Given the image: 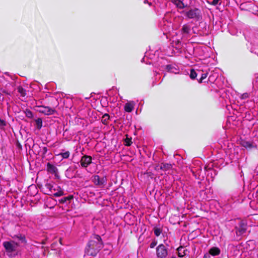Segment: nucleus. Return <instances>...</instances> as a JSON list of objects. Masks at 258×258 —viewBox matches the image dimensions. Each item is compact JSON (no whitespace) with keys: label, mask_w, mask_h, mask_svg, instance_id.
Instances as JSON below:
<instances>
[{"label":"nucleus","mask_w":258,"mask_h":258,"mask_svg":"<svg viewBox=\"0 0 258 258\" xmlns=\"http://www.w3.org/2000/svg\"><path fill=\"white\" fill-rule=\"evenodd\" d=\"M103 246V242L101 236L98 234H93L86 244L85 253L87 255L95 256Z\"/></svg>","instance_id":"1"},{"label":"nucleus","mask_w":258,"mask_h":258,"mask_svg":"<svg viewBox=\"0 0 258 258\" xmlns=\"http://www.w3.org/2000/svg\"><path fill=\"white\" fill-rule=\"evenodd\" d=\"M3 245L9 256H15L17 255V248L19 246L18 243L13 240L6 241L3 242Z\"/></svg>","instance_id":"2"},{"label":"nucleus","mask_w":258,"mask_h":258,"mask_svg":"<svg viewBox=\"0 0 258 258\" xmlns=\"http://www.w3.org/2000/svg\"><path fill=\"white\" fill-rule=\"evenodd\" d=\"M184 15L188 19L199 21L202 18L201 11L198 8L190 9L184 13Z\"/></svg>","instance_id":"3"},{"label":"nucleus","mask_w":258,"mask_h":258,"mask_svg":"<svg viewBox=\"0 0 258 258\" xmlns=\"http://www.w3.org/2000/svg\"><path fill=\"white\" fill-rule=\"evenodd\" d=\"M156 252L157 258H166L168 255V247L163 244H160L157 246Z\"/></svg>","instance_id":"4"},{"label":"nucleus","mask_w":258,"mask_h":258,"mask_svg":"<svg viewBox=\"0 0 258 258\" xmlns=\"http://www.w3.org/2000/svg\"><path fill=\"white\" fill-rule=\"evenodd\" d=\"M106 177L100 178L98 175H95L92 177V182L95 185L100 187H103L106 184Z\"/></svg>","instance_id":"5"},{"label":"nucleus","mask_w":258,"mask_h":258,"mask_svg":"<svg viewBox=\"0 0 258 258\" xmlns=\"http://www.w3.org/2000/svg\"><path fill=\"white\" fill-rule=\"evenodd\" d=\"M37 107L39 109L38 111L41 113H43L46 115H52L55 112H56V110L55 109L51 108L49 106H45L43 105L38 106Z\"/></svg>","instance_id":"6"},{"label":"nucleus","mask_w":258,"mask_h":258,"mask_svg":"<svg viewBox=\"0 0 258 258\" xmlns=\"http://www.w3.org/2000/svg\"><path fill=\"white\" fill-rule=\"evenodd\" d=\"M235 229L236 235L241 236L246 232L247 224L243 221H241L239 223L238 227H236Z\"/></svg>","instance_id":"7"},{"label":"nucleus","mask_w":258,"mask_h":258,"mask_svg":"<svg viewBox=\"0 0 258 258\" xmlns=\"http://www.w3.org/2000/svg\"><path fill=\"white\" fill-rule=\"evenodd\" d=\"M92 158L89 155H84L81 159L80 164L82 167L87 168L92 163Z\"/></svg>","instance_id":"8"},{"label":"nucleus","mask_w":258,"mask_h":258,"mask_svg":"<svg viewBox=\"0 0 258 258\" xmlns=\"http://www.w3.org/2000/svg\"><path fill=\"white\" fill-rule=\"evenodd\" d=\"M177 33L172 36V39H171V44H172V46L175 48L180 49L181 48L180 39L177 38Z\"/></svg>","instance_id":"9"},{"label":"nucleus","mask_w":258,"mask_h":258,"mask_svg":"<svg viewBox=\"0 0 258 258\" xmlns=\"http://www.w3.org/2000/svg\"><path fill=\"white\" fill-rule=\"evenodd\" d=\"M157 167H159V168L163 171H167L170 170L172 168V165L169 163H162L161 164Z\"/></svg>","instance_id":"10"},{"label":"nucleus","mask_w":258,"mask_h":258,"mask_svg":"<svg viewBox=\"0 0 258 258\" xmlns=\"http://www.w3.org/2000/svg\"><path fill=\"white\" fill-rule=\"evenodd\" d=\"M47 171L51 174H56L57 169L54 165L48 162L47 163Z\"/></svg>","instance_id":"11"},{"label":"nucleus","mask_w":258,"mask_h":258,"mask_svg":"<svg viewBox=\"0 0 258 258\" xmlns=\"http://www.w3.org/2000/svg\"><path fill=\"white\" fill-rule=\"evenodd\" d=\"M209 253L214 257L220 253V249L217 247H213L210 249Z\"/></svg>","instance_id":"12"},{"label":"nucleus","mask_w":258,"mask_h":258,"mask_svg":"<svg viewBox=\"0 0 258 258\" xmlns=\"http://www.w3.org/2000/svg\"><path fill=\"white\" fill-rule=\"evenodd\" d=\"M172 2L179 9H182L186 7L181 0H172Z\"/></svg>","instance_id":"13"},{"label":"nucleus","mask_w":258,"mask_h":258,"mask_svg":"<svg viewBox=\"0 0 258 258\" xmlns=\"http://www.w3.org/2000/svg\"><path fill=\"white\" fill-rule=\"evenodd\" d=\"M53 188V185L50 183H47L44 185L43 189L45 191V194L49 195Z\"/></svg>","instance_id":"14"},{"label":"nucleus","mask_w":258,"mask_h":258,"mask_svg":"<svg viewBox=\"0 0 258 258\" xmlns=\"http://www.w3.org/2000/svg\"><path fill=\"white\" fill-rule=\"evenodd\" d=\"M153 231L155 236L158 237L162 233L163 229L162 227L159 226H155L153 227Z\"/></svg>","instance_id":"15"},{"label":"nucleus","mask_w":258,"mask_h":258,"mask_svg":"<svg viewBox=\"0 0 258 258\" xmlns=\"http://www.w3.org/2000/svg\"><path fill=\"white\" fill-rule=\"evenodd\" d=\"M74 199L73 195H69L68 197H63L62 199L59 200V203L60 204H64L68 202L69 203L71 202V201Z\"/></svg>","instance_id":"16"},{"label":"nucleus","mask_w":258,"mask_h":258,"mask_svg":"<svg viewBox=\"0 0 258 258\" xmlns=\"http://www.w3.org/2000/svg\"><path fill=\"white\" fill-rule=\"evenodd\" d=\"M134 108V107L132 103L127 102L125 103L124 107V109L125 111L127 112H131L133 110Z\"/></svg>","instance_id":"17"},{"label":"nucleus","mask_w":258,"mask_h":258,"mask_svg":"<svg viewBox=\"0 0 258 258\" xmlns=\"http://www.w3.org/2000/svg\"><path fill=\"white\" fill-rule=\"evenodd\" d=\"M178 255L180 257H183L185 254V251L186 250L183 249V247L182 246H179L177 248Z\"/></svg>","instance_id":"18"},{"label":"nucleus","mask_w":258,"mask_h":258,"mask_svg":"<svg viewBox=\"0 0 258 258\" xmlns=\"http://www.w3.org/2000/svg\"><path fill=\"white\" fill-rule=\"evenodd\" d=\"M110 119V116L108 114L105 113L102 117V122L103 124L107 125Z\"/></svg>","instance_id":"19"},{"label":"nucleus","mask_w":258,"mask_h":258,"mask_svg":"<svg viewBox=\"0 0 258 258\" xmlns=\"http://www.w3.org/2000/svg\"><path fill=\"white\" fill-rule=\"evenodd\" d=\"M16 238H17L19 240H20L22 243L26 244L27 243V240L25 235H22L21 234H19L15 236Z\"/></svg>","instance_id":"20"},{"label":"nucleus","mask_w":258,"mask_h":258,"mask_svg":"<svg viewBox=\"0 0 258 258\" xmlns=\"http://www.w3.org/2000/svg\"><path fill=\"white\" fill-rule=\"evenodd\" d=\"M58 191L53 194L54 197H59L62 196L64 195V191L60 186H58Z\"/></svg>","instance_id":"21"},{"label":"nucleus","mask_w":258,"mask_h":258,"mask_svg":"<svg viewBox=\"0 0 258 258\" xmlns=\"http://www.w3.org/2000/svg\"><path fill=\"white\" fill-rule=\"evenodd\" d=\"M18 92L21 94L22 97L26 96V90L24 89L22 86H19L17 88Z\"/></svg>","instance_id":"22"},{"label":"nucleus","mask_w":258,"mask_h":258,"mask_svg":"<svg viewBox=\"0 0 258 258\" xmlns=\"http://www.w3.org/2000/svg\"><path fill=\"white\" fill-rule=\"evenodd\" d=\"M35 122L37 129L40 130L42 126V119L41 118H38L35 120Z\"/></svg>","instance_id":"23"},{"label":"nucleus","mask_w":258,"mask_h":258,"mask_svg":"<svg viewBox=\"0 0 258 258\" xmlns=\"http://www.w3.org/2000/svg\"><path fill=\"white\" fill-rule=\"evenodd\" d=\"M241 145L246 148H251L252 147V145L250 142L245 141L241 142Z\"/></svg>","instance_id":"24"},{"label":"nucleus","mask_w":258,"mask_h":258,"mask_svg":"<svg viewBox=\"0 0 258 258\" xmlns=\"http://www.w3.org/2000/svg\"><path fill=\"white\" fill-rule=\"evenodd\" d=\"M70 153L69 151H66L63 153H60L58 154V156H61L63 159H68L70 157Z\"/></svg>","instance_id":"25"},{"label":"nucleus","mask_w":258,"mask_h":258,"mask_svg":"<svg viewBox=\"0 0 258 258\" xmlns=\"http://www.w3.org/2000/svg\"><path fill=\"white\" fill-rule=\"evenodd\" d=\"M24 113L25 115L29 118H32L33 117L32 112L29 109H26L25 110H24Z\"/></svg>","instance_id":"26"},{"label":"nucleus","mask_w":258,"mask_h":258,"mask_svg":"<svg viewBox=\"0 0 258 258\" xmlns=\"http://www.w3.org/2000/svg\"><path fill=\"white\" fill-rule=\"evenodd\" d=\"M197 75L198 74L194 69L190 70L189 77L192 80L196 79V78L197 77Z\"/></svg>","instance_id":"27"},{"label":"nucleus","mask_w":258,"mask_h":258,"mask_svg":"<svg viewBox=\"0 0 258 258\" xmlns=\"http://www.w3.org/2000/svg\"><path fill=\"white\" fill-rule=\"evenodd\" d=\"M132 144V138H128L127 137L124 140V145L126 146H130Z\"/></svg>","instance_id":"28"},{"label":"nucleus","mask_w":258,"mask_h":258,"mask_svg":"<svg viewBox=\"0 0 258 258\" xmlns=\"http://www.w3.org/2000/svg\"><path fill=\"white\" fill-rule=\"evenodd\" d=\"M208 76V73H203L202 74L201 77L199 80H198V82L199 83H202L203 82V80L205 79Z\"/></svg>","instance_id":"29"},{"label":"nucleus","mask_w":258,"mask_h":258,"mask_svg":"<svg viewBox=\"0 0 258 258\" xmlns=\"http://www.w3.org/2000/svg\"><path fill=\"white\" fill-rule=\"evenodd\" d=\"M48 149L46 147H43L42 148V157L44 158L45 157V155L47 152Z\"/></svg>","instance_id":"30"},{"label":"nucleus","mask_w":258,"mask_h":258,"mask_svg":"<svg viewBox=\"0 0 258 258\" xmlns=\"http://www.w3.org/2000/svg\"><path fill=\"white\" fill-rule=\"evenodd\" d=\"M190 30V28L188 25H185L182 27L183 32H188Z\"/></svg>","instance_id":"31"},{"label":"nucleus","mask_w":258,"mask_h":258,"mask_svg":"<svg viewBox=\"0 0 258 258\" xmlns=\"http://www.w3.org/2000/svg\"><path fill=\"white\" fill-rule=\"evenodd\" d=\"M157 244V242L155 240L153 241L150 245V247L151 248H153Z\"/></svg>","instance_id":"32"},{"label":"nucleus","mask_w":258,"mask_h":258,"mask_svg":"<svg viewBox=\"0 0 258 258\" xmlns=\"http://www.w3.org/2000/svg\"><path fill=\"white\" fill-rule=\"evenodd\" d=\"M204 258H214L209 252L204 254Z\"/></svg>","instance_id":"33"},{"label":"nucleus","mask_w":258,"mask_h":258,"mask_svg":"<svg viewBox=\"0 0 258 258\" xmlns=\"http://www.w3.org/2000/svg\"><path fill=\"white\" fill-rule=\"evenodd\" d=\"M248 94L247 93H243L242 95H241V98L242 99H246L248 97Z\"/></svg>","instance_id":"34"},{"label":"nucleus","mask_w":258,"mask_h":258,"mask_svg":"<svg viewBox=\"0 0 258 258\" xmlns=\"http://www.w3.org/2000/svg\"><path fill=\"white\" fill-rule=\"evenodd\" d=\"M219 1L220 0H213L211 4L214 6H216L218 4Z\"/></svg>","instance_id":"35"},{"label":"nucleus","mask_w":258,"mask_h":258,"mask_svg":"<svg viewBox=\"0 0 258 258\" xmlns=\"http://www.w3.org/2000/svg\"><path fill=\"white\" fill-rule=\"evenodd\" d=\"M6 124V121L4 120L1 119L0 118V125L1 126H5Z\"/></svg>","instance_id":"36"},{"label":"nucleus","mask_w":258,"mask_h":258,"mask_svg":"<svg viewBox=\"0 0 258 258\" xmlns=\"http://www.w3.org/2000/svg\"><path fill=\"white\" fill-rule=\"evenodd\" d=\"M16 146L19 150H21L22 149V146L19 142H17V143L16 144Z\"/></svg>","instance_id":"37"},{"label":"nucleus","mask_w":258,"mask_h":258,"mask_svg":"<svg viewBox=\"0 0 258 258\" xmlns=\"http://www.w3.org/2000/svg\"><path fill=\"white\" fill-rule=\"evenodd\" d=\"M166 68L168 71H169L172 69V66L170 64H168L166 66Z\"/></svg>","instance_id":"38"},{"label":"nucleus","mask_w":258,"mask_h":258,"mask_svg":"<svg viewBox=\"0 0 258 258\" xmlns=\"http://www.w3.org/2000/svg\"><path fill=\"white\" fill-rule=\"evenodd\" d=\"M47 240V238H45V239L43 240L40 243L42 244H45L46 243V241Z\"/></svg>","instance_id":"39"},{"label":"nucleus","mask_w":258,"mask_h":258,"mask_svg":"<svg viewBox=\"0 0 258 258\" xmlns=\"http://www.w3.org/2000/svg\"><path fill=\"white\" fill-rule=\"evenodd\" d=\"M246 4H242L240 5V8L241 9H243V7L244 6V5H245Z\"/></svg>","instance_id":"40"},{"label":"nucleus","mask_w":258,"mask_h":258,"mask_svg":"<svg viewBox=\"0 0 258 258\" xmlns=\"http://www.w3.org/2000/svg\"><path fill=\"white\" fill-rule=\"evenodd\" d=\"M25 145L26 149L27 148V147H29V148H30V146L29 145H28V143H26Z\"/></svg>","instance_id":"41"},{"label":"nucleus","mask_w":258,"mask_h":258,"mask_svg":"<svg viewBox=\"0 0 258 258\" xmlns=\"http://www.w3.org/2000/svg\"><path fill=\"white\" fill-rule=\"evenodd\" d=\"M59 243L62 244V243H61V241H62V239L61 238H59Z\"/></svg>","instance_id":"42"},{"label":"nucleus","mask_w":258,"mask_h":258,"mask_svg":"<svg viewBox=\"0 0 258 258\" xmlns=\"http://www.w3.org/2000/svg\"><path fill=\"white\" fill-rule=\"evenodd\" d=\"M170 258H177L176 256L175 255H172L171 257H170Z\"/></svg>","instance_id":"43"}]
</instances>
